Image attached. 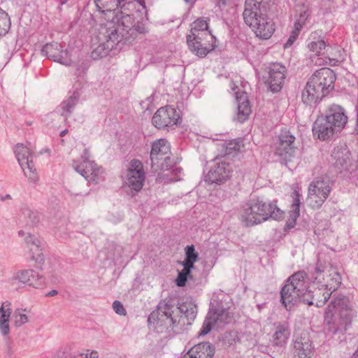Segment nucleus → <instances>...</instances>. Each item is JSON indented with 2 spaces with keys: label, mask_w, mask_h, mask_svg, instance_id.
<instances>
[{
  "label": "nucleus",
  "mask_w": 358,
  "mask_h": 358,
  "mask_svg": "<svg viewBox=\"0 0 358 358\" xmlns=\"http://www.w3.org/2000/svg\"><path fill=\"white\" fill-rule=\"evenodd\" d=\"M270 3L271 0H245L243 13L245 23L264 40L270 38L275 31V24L266 14Z\"/></svg>",
  "instance_id": "1"
},
{
  "label": "nucleus",
  "mask_w": 358,
  "mask_h": 358,
  "mask_svg": "<svg viewBox=\"0 0 358 358\" xmlns=\"http://www.w3.org/2000/svg\"><path fill=\"white\" fill-rule=\"evenodd\" d=\"M313 299L310 278L303 271L291 275L280 291V301L287 310H290L299 301L313 305Z\"/></svg>",
  "instance_id": "2"
},
{
  "label": "nucleus",
  "mask_w": 358,
  "mask_h": 358,
  "mask_svg": "<svg viewBox=\"0 0 358 358\" xmlns=\"http://www.w3.org/2000/svg\"><path fill=\"white\" fill-rule=\"evenodd\" d=\"M283 212L275 202H266L259 198H254L243 203L238 212V218L245 227H252L266 221L270 217L279 220Z\"/></svg>",
  "instance_id": "3"
},
{
  "label": "nucleus",
  "mask_w": 358,
  "mask_h": 358,
  "mask_svg": "<svg viewBox=\"0 0 358 358\" xmlns=\"http://www.w3.org/2000/svg\"><path fill=\"white\" fill-rule=\"evenodd\" d=\"M147 32L144 24L141 22L135 23L134 17L129 14H122L117 18L116 22L108 24L105 32L107 45L113 48L121 42L131 43L138 35Z\"/></svg>",
  "instance_id": "4"
},
{
  "label": "nucleus",
  "mask_w": 358,
  "mask_h": 358,
  "mask_svg": "<svg viewBox=\"0 0 358 358\" xmlns=\"http://www.w3.org/2000/svg\"><path fill=\"white\" fill-rule=\"evenodd\" d=\"M173 301L171 298H166L161 301L155 310L152 311L148 318V324L150 329L163 333L169 329L174 332L180 330L179 324L182 318H179L174 315Z\"/></svg>",
  "instance_id": "5"
},
{
  "label": "nucleus",
  "mask_w": 358,
  "mask_h": 358,
  "mask_svg": "<svg viewBox=\"0 0 358 358\" xmlns=\"http://www.w3.org/2000/svg\"><path fill=\"white\" fill-rule=\"evenodd\" d=\"M351 307L347 297L336 298L326 308L324 318L329 326V331L333 334L343 332L347 330L351 320Z\"/></svg>",
  "instance_id": "6"
},
{
  "label": "nucleus",
  "mask_w": 358,
  "mask_h": 358,
  "mask_svg": "<svg viewBox=\"0 0 358 358\" xmlns=\"http://www.w3.org/2000/svg\"><path fill=\"white\" fill-rule=\"evenodd\" d=\"M334 182L327 175H322L313 179L308 187L307 202L313 209L320 208L329 197Z\"/></svg>",
  "instance_id": "7"
},
{
  "label": "nucleus",
  "mask_w": 358,
  "mask_h": 358,
  "mask_svg": "<svg viewBox=\"0 0 358 358\" xmlns=\"http://www.w3.org/2000/svg\"><path fill=\"white\" fill-rule=\"evenodd\" d=\"M311 280L314 284H323L324 289H327L331 294L336 290L341 283V278L338 272L329 264H323L320 260L317 261L314 271L310 272Z\"/></svg>",
  "instance_id": "8"
},
{
  "label": "nucleus",
  "mask_w": 358,
  "mask_h": 358,
  "mask_svg": "<svg viewBox=\"0 0 358 358\" xmlns=\"http://www.w3.org/2000/svg\"><path fill=\"white\" fill-rule=\"evenodd\" d=\"M90 151L85 148L81 155V162L73 161V167L88 182L98 184L103 180V169L99 166L94 161L90 159Z\"/></svg>",
  "instance_id": "9"
},
{
  "label": "nucleus",
  "mask_w": 358,
  "mask_h": 358,
  "mask_svg": "<svg viewBox=\"0 0 358 358\" xmlns=\"http://www.w3.org/2000/svg\"><path fill=\"white\" fill-rule=\"evenodd\" d=\"M150 160L152 167L168 171L172 168L173 160L171 157V145L166 139L160 138L152 143Z\"/></svg>",
  "instance_id": "10"
},
{
  "label": "nucleus",
  "mask_w": 358,
  "mask_h": 358,
  "mask_svg": "<svg viewBox=\"0 0 358 358\" xmlns=\"http://www.w3.org/2000/svg\"><path fill=\"white\" fill-rule=\"evenodd\" d=\"M232 315L227 308L223 307L220 303H211L208 315L203 323L199 333V336H205L208 334L215 326L220 327L224 324H229L232 321Z\"/></svg>",
  "instance_id": "11"
},
{
  "label": "nucleus",
  "mask_w": 358,
  "mask_h": 358,
  "mask_svg": "<svg viewBox=\"0 0 358 358\" xmlns=\"http://www.w3.org/2000/svg\"><path fill=\"white\" fill-rule=\"evenodd\" d=\"M15 154L24 176L30 181H37L38 176L33 163V152L31 149L24 144L18 143L15 148Z\"/></svg>",
  "instance_id": "12"
},
{
  "label": "nucleus",
  "mask_w": 358,
  "mask_h": 358,
  "mask_svg": "<svg viewBox=\"0 0 358 358\" xmlns=\"http://www.w3.org/2000/svg\"><path fill=\"white\" fill-rule=\"evenodd\" d=\"M145 173L143 163L138 159H132L129 164L125 176V184L131 189L138 192L144 184Z\"/></svg>",
  "instance_id": "13"
},
{
  "label": "nucleus",
  "mask_w": 358,
  "mask_h": 358,
  "mask_svg": "<svg viewBox=\"0 0 358 358\" xmlns=\"http://www.w3.org/2000/svg\"><path fill=\"white\" fill-rule=\"evenodd\" d=\"M266 76L264 78L265 83L271 91L278 92L282 89L285 83L286 67L280 63H271L265 69Z\"/></svg>",
  "instance_id": "14"
},
{
  "label": "nucleus",
  "mask_w": 358,
  "mask_h": 358,
  "mask_svg": "<svg viewBox=\"0 0 358 358\" xmlns=\"http://www.w3.org/2000/svg\"><path fill=\"white\" fill-rule=\"evenodd\" d=\"M180 115L173 107L166 106L162 107L154 114L152 121L158 129L176 125L179 122Z\"/></svg>",
  "instance_id": "15"
},
{
  "label": "nucleus",
  "mask_w": 358,
  "mask_h": 358,
  "mask_svg": "<svg viewBox=\"0 0 358 358\" xmlns=\"http://www.w3.org/2000/svg\"><path fill=\"white\" fill-rule=\"evenodd\" d=\"M336 79L334 71L329 68H322L316 71L309 78L325 95L334 88Z\"/></svg>",
  "instance_id": "16"
},
{
  "label": "nucleus",
  "mask_w": 358,
  "mask_h": 358,
  "mask_svg": "<svg viewBox=\"0 0 358 358\" xmlns=\"http://www.w3.org/2000/svg\"><path fill=\"white\" fill-rule=\"evenodd\" d=\"M231 171L230 165L222 157H217L206 176V180L210 183L224 182L229 178Z\"/></svg>",
  "instance_id": "17"
},
{
  "label": "nucleus",
  "mask_w": 358,
  "mask_h": 358,
  "mask_svg": "<svg viewBox=\"0 0 358 358\" xmlns=\"http://www.w3.org/2000/svg\"><path fill=\"white\" fill-rule=\"evenodd\" d=\"M295 137L289 131H281L278 141L275 144V155L287 159L292 157L295 151Z\"/></svg>",
  "instance_id": "18"
},
{
  "label": "nucleus",
  "mask_w": 358,
  "mask_h": 358,
  "mask_svg": "<svg viewBox=\"0 0 358 358\" xmlns=\"http://www.w3.org/2000/svg\"><path fill=\"white\" fill-rule=\"evenodd\" d=\"M19 236L23 237L29 250L30 258L36 263L42 264L44 262V255L43 252V241L31 234L25 233L21 230L18 231Z\"/></svg>",
  "instance_id": "19"
},
{
  "label": "nucleus",
  "mask_w": 358,
  "mask_h": 358,
  "mask_svg": "<svg viewBox=\"0 0 358 358\" xmlns=\"http://www.w3.org/2000/svg\"><path fill=\"white\" fill-rule=\"evenodd\" d=\"M43 55L52 59L55 62L68 66L71 64V59L67 50H64L62 45L57 42L47 43L42 48Z\"/></svg>",
  "instance_id": "20"
},
{
  "label": "nucleus",
  "mask_w": 358,
  "mask_h": 358,
  "mask_svg": "<svg viewBox=\"0 0 358 358\" xmlns=\"http://www.w3.org/2000/svg\"><path fill=\"white\" fill-rule=\"evenodd\" d=\"M325 117L337 131L345 127L348 119L345 110L337 104H332L328 108Z\"/></svg>",
  "instance_id": "21"
},
{
  "label": "nucleus",
  "mask_w": 358,
  "mask_h": 358,
  "mask_svg": "<svg viewBox=\"0 0 358 358\" xmlns=\"http://www.w3.org/2000/svg\"><path fill=\"white\" fill-rule=\"evenodd\" d=\"M331 157L333 166L341 173L348 171L352 165L351 153L347 148H334Z\"/></svg>",
  "instance_id": "22"
},
{
  "label": "nucleus",
  "mask_w": 358,
  "mask_h": 358,
  "mask_svg": "<svg viewBox=\"0 0 358 358\" xmlns=\"http://www.w3.org/2000/svg\"><path fill=\"white\" fill-rule=\"evenodd\" d=\"M237 87L234 83H231V88L234 91L238 102L237 120L240 122H243L248 118L252 110L246 93L245 92L236 91Z\"/></svg>",
  "instance_id": "23"
},
{
  "label": "nucleus",
  "mask_w": 358,
  "mask_h": 358,
  "mask_svg": "<svg viewBox=\"0 0 358 358\" xmlns=\"http://www.w3.org/2000/svg\"><path fill=\"white\" fill-rule=\"evenodd\" d=\"M313 132L317 138L324 141L333 136L337 131L325 116H322L319 117L314 122Z\"/></svg>",
  "instance_id": "24"
},
{
  "label": "nucleus",
  "mask_w": 358,
  "mask_h": 358,
  "mask_svg": "<svg viewBox=\"0 0 358 358\" xmlns=\"http://www.w3.org/2000/svg\"><path fill=\"white\" fill-rule=\"evenodd\" d=\"M15 279L20 282L35 288H40L45 283L44 277L32 269L22 270L17 272Z\"/></svg>",
  "instance_id": "25"
},
{
  "label": "nucleus",
  "mask_w": 358,
  "mask_h": 358,
  "mask_svg": "<svg viewBox=\"0 0 358 358\" xmlns=\"http://www.w3.org/2000/svg\"><path fill=\"white\" fill-rule=\"evenodd\" d=\"M326 96L320 87L313 83L309 79L301 93L302 102L308 106H313L319 102Z\"/></svg>",
  "instance_id": "26"
},
{
  "label": "nucleus",
  "mask_w": 358,
  "mask_h": 358,
  "mask_svg": "<svg viewBox=\"0 0 358 358\" xmlns=\"http://www.w3.org/2000/svg\"><path fill=\"white\" fill-rule=\"evenodd\" d=\"M174 315L177 316L178 320L182 318L179 324L180 329L182 327L187 324H190V321L194 320L196 316V306L192 303H182L178 307L173 308Z\"/></svg>",
  "instance_id": "27"
},
{
  "label": "nucleus",
  "mask_w": 358,
  "mask_h": 358,
  "mask_svg": "<svg viewBox=\"0 0 358 358\" xmlns=\"http://www.w3.org/2000/svg\"><path fill=\"white\" fill-rule=\"evenodd\" d=\"M215 348L208 342L200 343L191 348L183 358H213Z\"/></svg>",
  "instance_id": "28"
},
{
  "label": "nucleus",
  "mask_w": 358,
  "mask_h": 358,
  "mask_svg": "<svg viewBox=\"0 0 358 358\" xmlns=\"http://www.w3.org/2000/svg\"><path fill=\"white\" fill-rule=\"evenodd\" d=\"M275 325V331L273 335V345L284 348L290 336L289 324L287 322H282Z\"/></svg>",
  "instance_id": "29"
},
{
  "label": "nucleus",
  "mask_w": 358,
  "mask_h": 358,
  "mask_svg": "<svg viewBox=\"0 0 358 358\" xmlns=\"http://www.w3.org/2000/svg\"><path fill=\"white\" fill-rule=\"evenodd\" d=\"M294 350L295 358H310L312 343L305 338H296L294 343Z\"/></svg>",
  "instance_id": "30"
},
{
  "label": "nucleus",
  "mask_w": 358,
  "mask_h": 358,
  "mask_svg": "<svg viewBox=\"0 0 358 358\" xmlns=\"http://www.w3.org/2000/svg\"><path fill=\"white\" fill-rule=\"evenodd\" d=\"M190 51L199 57H205L210 51L214 50L215 45L208 41L204 42L196 41V42L187 43Z\"/></svg>",
  "instance_id": "31"
},
{
  "label": "nucleus",
  "mask_w": 358,
  "mask_h": 358,
  "mask_svg": "<svg viewBox=\"0 0 358 358\" xmlns=\"http://www.w3.org/2000/svg\"><path fill=\"white\" fill-rule=\"evenodd\" d=\"M10 314V303L3 302L0 308V330L3 335H8L10 332L8 322Z\"/></svg>",
  "instance_id": "32"
},
{
  "label": "nucleus",
  "mask_w": 358,
  "mask_h": 358,
  "mask_svg": "<svg viewBox=\"0 0 358 358\" xmlns=\"http://www.w3.org/2000/svg\"><path fill=\"white\" fill-rule=\"evenodd\" d=\"M301 196V194L296 189H294L292 193V203L291 206V210L289 211V220L292 222V224L289 225V227H294L297 218L300 215V205Z\"/></svg>",
  "instance_id": "33"
},
{
  "label": "nucleus",
  "mask_w": 358,
  "mask_h": 358,
  "mask_svg": "<svg viewBox=\"0 0 358 358\" xmlns=\"http://www.w3.org/2000/svg\"><path fill=\"white\" fill-rule=\"evenodd\" d=\"M312 294L313 295V304H315L317 307L322 306L324 304L331 295V292H329L327 289H324V286L322 283L320 287L314 288L313 290L312 289Z\"/></svg>",
  "instance_id": "34"
},
{
  "label": "nucleus",
  "mask_w": 358,
  "mask_h": 358,
  "mask_svg": "<svg viewBox=\"0 0 358 358\" xmlns=\"http://www.w3.org/2000/svg\"><path fill=\"white\" fill-rule=\"evenodd\" d=\"M78 95L76 93H73V95L70 96L66 100L64 101L61 103V115L64 117L65 120H66V119L73 113L75 106L78 103Z\"/></svg>",
  "instance_id": "35"
},
{
  "label": "nucleus",
  "mask_w": 358,
  "mask_h": 358,
  "mask_svg": "<svg viewBox=\"0 0 358 358\" xmlns=\"http://www.w3.org/2000/svg\"><path fill=\"white\" fill-rule=\"evenodd\" d=\"M185 260L181 263L182 266H186L191 268L194 267V263L199 259V254L195 250V248L193 245H187L185 248Z\"/></svg>",
  "instance_id": "36"
},
{
  "label": "nucleus",
  "mask_w": 358,
  "mask_h": 358,
  "mask_svg": "<svg viewBox=\"0 0 358 358\" xmlns=\"http://www.w3.org/2000/svg\"><path fill=\"white\" fill-rule=\"evenodd\" d=\"M97 10L101 13L111 11L120 6L117 0H94Z\"/></svg>",
  "instance_id": "37"
},
{
  "label": "nucleus",
  "mask_w": 358,
  "mask_h": 358,
  "mask_svg": "<svg viewBox=\"0 0 358 358\" xmlns=\"http://www.w3.org/2000/svg\"><path fill=\"white\" fill-rule=\"evenodd\" d=\"M214 36L210 32H190L187 36V43L190 42H196V41L204 42L205 41H208L210 43H214L215 41Z\"/></svg>",
  "instance_id": "38"
},
{
  "label": "nucleus",
  "mask_w": 358,
  "mask_h": 358,
  "mask_svg": "<svg viewBox=\"0 0 358 358\" xmlns=\"http://www.w3.org/2000/svg\"><path fill=\"white\" fill-rule=\"evenodd\" d=\"M223 146L225 148L226 155H233L241 150L244 145L243 140L237 138L231 140L227 143H224Z\"/></svg>",
  "instance_id": "39"
},
{
  "label": "nucleus",
  "mask_w": 358,
  "mask_h": 358,
  "mask_svg": "<svg viewBox=\"0 0 358 358\" xmlns=\"http://www.w3.org/2000/svg\"><path fill=\"white\" fill-rule=\"evenodd\" d=\"M10 24V20L8 13L0 8V38L8 33Z\"/></svg>",
  "instance_id": "40"
},
{
  "label": "nucleus",
  "mask_w": 358,
  "mask_h": 358,
  "mask_svg": "<svg viewBox=\"0 0 358 358\" xmlns=\"http://www.w3.org/2000/svg\"><path fill=\"white\" fill-rule=\"evenodd\" d=\"M210 32L208 30V20L204 17H200L193 22L191 24L190 32Z\"/></svg>",
  "instance_id": "41"
},
{
  "label": "nucleus",
  "mask_w": 358,
  "mask_h": 358,
  "mask_svg": "<svg viewBox=\"0 0 358 358\" xmlns=\"http://www.w3.org/2000/svg\"><path fill=\"white\" fill-rule=\"evenodd\" d=\"M22 215L27 219V222L32 225L37 224L40 221L41 214L37 210H32L29 208H24L22 210Z\"/></svg>",
  "instance_id": "42"
},
{
  "label": "nucleus",
  "mask_w": 358,
  "mask_h": 358,
  "mask_svg": "<svg viewBox=\"0 0 358 358\" xmlns=\"http://www.w3.org/2000/svg\"><path fill=\"white\" fill-rule=\"evenodd\" d=\"M27 310L19 308L17 309L13 315L15 325L16 327H21L25 323L28 322V315L26 314Z\"/></svg>",
  "instance_id": "43"
},
{
  "label": "nucleus",
  "mask_w": 358,
  "mask_h": 358,
  "mask_svg": "<svg viewBox=\"0 0 358 358\" xmlns=\"http://www.w3.org/2000/svg\"><path fill=\"white\" fill-rule=\"evenodd\" d=\"M183 269L178 273V277L176 280V285L178 287H183L185 285L187 278L190 277L192 268L186 266H182Z\"/></svg>",
  "instance_id": "44"
},
{
  "label": "nucleus",
  "mask_w": 358,
  "mask_h": 358,
  "mask_svg": "<svg viewBox=\"0 0 358 358\" xmlns=\"http://www.w3.org/2000/svg\"><path fill=\"white\" fill-rule=\"evenodd\" d=\"M182 174V169L181 168H176L171 171L164 173L163 177L166 180V182H171L180 180L181 179Z\"/></svg>",
  "instance_id": "45"
},
{
  "label": "nucleus",
  "mask_w": 358,
  "mask_h": 358,
  "mask_svg": "<svg viewBox=\"0 0 358 358\" xmlns=\"http://www.w3.org/2000/svg\"><path fill=\"white\" fill-rule=\"evenodd\" d=\"M309 16L310 11L308 9L301 12L294 22V28L296 29V31H301Z\"/></svg>",
  "instance_id": "46"
},
{
  "label": "nucleus",
  "mask_w": 358,
  "mask_h": 358,
  "mask_svg": "<svg viewBox=\"0 0 358 358\" xmlns=\"http://www.w3.org/2000/svg\"><path fill=\"white\" fill-rule=\"evenodd\" d=\"M326 44L323 40H318L317 41H312L308 43V47L310 51L319 55L322 51L325 48Z\"/></svg>",
  "instance_id": "47"
},
{
  "label": "nucleus",
  "mask_w": 358,
  "mask_h": 358,
  "mask_svg": "<svg viewBox=\"0 0 358 358\" xmlns=\"http://www.w3.org/2000/svg\"><path fill=\"white\" fill-rule=\"evenodd\" d=\"M300 31H296V29H295L294 28L293 31H292L289 37L288 38V39L287 41V42L284 45L285 48H289L294 43V41L298 38Z\"/></svg>",
  "instance_id": "48"
},
{
  "label": "nucleus",
  "mask_w": 358,
  "mask_h": 358,
  "mask_svg": "<svg viewBox=\"0 0 358 358\" xmlns=\"http://www.w3.org/2000/svg\"><path fill=\"white\" fill-rule=\"evenodd\" d=\"M113 308L114 311L120 315H125L127 311L123 306V304L119 301H115L113 303Z\"/></svg>",
  "instance_id": "49"
},
{
  "label": "nucleus",
  "mask_w": 358,
  "mask_h": 358,
  "mask_svg": "<svg viewBox=\"0 0 358 358\" xmlns=\"http://www.w3.org/2000/svg\"><path fill=\"white\" fill-rule=\"evenodd\" d=\"M81 358H98L99 353L96 350H87L85 352L80 354Z\"/></svg>",
  "instance_id": "50"
},
{
  "label": "nucleus",
  "mask_w": 358,
  "mask_h": 358,
  "mask_svg": "<svg viewBox=\"0 0 358 358\" xmlns=\"http://www.w3.org/2000/svg\"><path fill=\"white\" fill-rule=\"evenodd\" d=\"M133 1H136L141 7L142 10L146 9L145 0H131V3Z\"/></svg>",
  "instance_id": "51"
},
{
  "label": "nucleus",
  "mask_w": 358,
  "mask_h": 358,
  "mask_svg": "<svg viewBox=\"0 0 358 358\" xmlns=\"http://www.w3.org/2000/svg\"><path fill=\"white\" fill-rule=\"evenodd\" d=\"M103 50L101 45L98 46L93 52H92V57L94 58H96L95 55L96 53H100V51Z\"/></svg>",
  "instance_id": "52"
},
{
  "label": "nucleus",
  "mask_w": 358,
  "mask_h": 358,
  "mask_svg": "<svg viewBox=\"0 0 358 358\" xmlns=\"http://www.w3.org/2000/svg\"><path fill=\"white\" fill-rule=\"evenodd\" d=\"M229 1V0H217V3L220 6H221L222 5L225 6L228 3Z\"/></svg>",
  "instance_id": "53"
},
{
  "label": "nucleus",
  "mask_w": 358,
  "mask_h": 358,
  "mask_svg": "<svg viewBox=\"0 0 358 358\" xmlns=\"http://www.w3.org/2000/svg\"><path fill=\"white\" fill-rule=\"evenodd\" d=\"M57 294V291L55 290V289H53L52 291H50L48 294V296H55Z\"/></svg>",
  "instance_id": "54"
},
{
  "label": "nucleus",
  "mask_w": 358,
  "mask_h": 358,
  "mask_svg": "<svg viewBox=\"0 0 358 358\" xmlns=\"http://www.w3.org/2000/svg\"><path fill=\"white\" fill-rule=\"evenodd\" d=\"M117 3H119L120 5L122 3H130L131 0H117Z\"/></svg>",
  "instance_id": "55"
},
{
  "label": "nucleus",
  "mask_w": 358,
  "mask_h": 358,
  "mask_svg": "<svg viewBox=\"0 0 358 358\" xmlns=\"http://www.w3.org/2000/svg\"><path fill=\"white\" fill-rule=\"evenodd\" d=\"M68 133V129H64L60 132V136H64Z\"/></svg>",
  "instance_id": "56"
},
{
  "label": "nucleus",
  "mask_w": 358,
  "mask_h": 358,
  "mask_svg": "<svg viewBox=\"0 0 358 358\" xmlns=\"http://www.w3.org/2000/svg\"><path fill=\"white\" fill-rule=\"evenodd\" d=\"M351 358H358V351L357 350Z\"/></svg>",
  "instance_id": "57"
},
{
  "label": "nucleus",
  "mask_w": 358,
  "mask_h": 358,
  "mask_svg": "<svg viewBox=\"0 0 358 358\" xmlns=\"http://www.w3.org/2000/svg\"><path fill=\"white\" fill-rule=\"evenodd\" d=\"M357 129L358 130V113H357Z\"/></svg>",
  "instance_id": "58"
},
{
  "label": "nucleus",
  "mask_w": 358,
  "mask_h": 358,
  "mask_svg": "<svg viewBox=\"0 0 358 358\" xmlns=\"http://www.w3.org/2000/svg\"><path fill=\"white\" fill-rule=\"evenodd\" d=\"M85 70H86L85 67H83V68L82 67V72H85Z\"/></svg>",
  "instance_id": "59"
},
{
  "label": "nucleus",
  "mask_w": 358,
  "mask_h": 358,
  "mask_svg": "<svg viewBox=\"0 0 358 358\" xmlns=\"http://www.w3.org/2000/svg\"><path fill=\"white\" fill-rule=\"evenodd\" d=\"M66 1H67V0H63V1H62V4L65 3L66 2Z\"/></svg>",
  "instance_id": "60"
},
{
  "label": "nucleus",
  "mask_w": 358,
  "mask_h": 358,
  "mask_svg": "<svg viewBox=\"0 0 358 358\" xmlns=\"http://www.w3.org/2000/svg\"><path fill=\"white\" fill-rule=\"evenodd\" d=\"M186 2H190L192 1V0H185Z\"/></svg>",
  "instance_id": "61"
},
{
  "label": "nucleus",
  "mask_w": 358,
  "mask_h": 358,
  "mask_svg": "<svg viewBox=\"0 0 358 358\" xmlns=\"http://www.w3.org/2000/svg\"><path fill=\"white\" fill-rule=\"evenodd\" d=\"M357 113H358V106H357Z\"/></svg>",
  "instance_id": "62"
},
{
  "label": "nucleus",
  "mask_w": 358,
  "mask_h": 358,
  "mask_svg": "<svg viewBox=\"0 0 358 358\" xmlns=\"http://www.w3.org/2000/svg\"><path fill=\"white\" fill-rule=\"evenodd\" d=\"M183 358V357H182Z\"/></svg>",
  "instance_id": "63"
}]
</instances>
